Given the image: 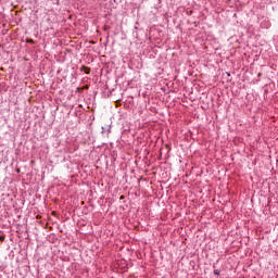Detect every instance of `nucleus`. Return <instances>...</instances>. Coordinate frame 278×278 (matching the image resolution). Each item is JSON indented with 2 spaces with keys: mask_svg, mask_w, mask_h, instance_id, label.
<instances>
[{
  "mask_svg": "<svg viewBox=\"0 0 278 278\" xmlns=\"http://www.w3.org/2000/svg\"><path fill=\"white\" fill-rule=\"evenodd\" d=\"M83 68H85V73H86L87 75H89V73H90V67L83 66Z\"/></svg>",
  "mask_w": 278,
  "mask_h": 278,
  "instance_id": "obj_1",
  "label": "nucleus"
},
{
  "mask_svg": "<svg viewBox=\"0 0 278 278\" xmlns=\"http://www.w3.org/2000/svg\"><path fill=\"white\" fill-rule=\"evenodd\" d=\"M214 275H219L218 269H215V270H214Z\"/></svg>",
  "mask_w": 278,
  "mask_h": 278,
  "instance_id": "obj_4",
  "label": "nucleus"
},
{
  "mask_svg": "<svg viewBox=\"0 0 278 278\" xmlns=\"http://www.w3.org/2000/svg\"><path fill=\"white\" fill-rule=\"evenodd\" d=\"M27 42H29L30 45H34V39H27Z\"/></svg>",
  "mask_w": 278,
  "mask_h": 278,
  "instance_id": "obj_3",
  "label": "nucleus"
},
{
  "mask_svg": "<svg viewBox=\"0 0 278 278\" xmlns=\"http://www.w3.org/2000/svg\"><path fill=\"white\" fill-rule=\"evenodd\" d=\"M0 242H5V236H0Z\"/></svg>",
  "mask_w": 278,
  "mask_h": 278,
  "instance_id": "obj_2",
  "label": "nucleus"
}]
</instances>
